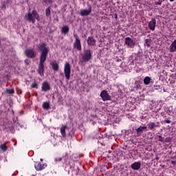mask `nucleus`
Listing matches in <instances>:
<instances>
[{
	"instance_id": "f257e3e1",
	"label": "nucleus",
	"mask_w": 176,
	"mask_h": 176,
	"mask_svg": "<svg viewBox=\"0 0 176 176\" xmlns=\"http://www.w3.org/2000/svg\"><path fill=\"white\" fill-rule=\"evenodd\" d=\"M38 52H41L40 60H46V57L49 53V47H47L46 43H43L42 44H38Z\"/></svg>"
},
{
	"instance_id": "f03ea898",
	"label": "nucleus",
	"mask_w": 176,
	"mask_h": 176,
	"mask_svg": "<svg viewBox=\"0 0 176 176\" xmlns=\"http://www.w3.org/2000/svg\"><path fill=\"white\" fill-rule=\"evenodd\" d=\"M24 19L26 21H30V23H33V24L35 23V19L36 20H37V21H39V20H41V19L39 18V14H38V12L35 10H34L32 13L28 12V14H26Z\"/></svg>"
},
{
	"instance_id": "7ed1b4c3",
	"label": "nucleus",
	"mask_w": 176,
	"mask_h": 176,
	"mask_svg": "<svg viewBox=\"0 0 176 176\" xmlns=\"http://www.w3.org/2000/svg\"><path fill=\"white\" fill-rule=\"evenodd\" d=\"M74 38H75V41L73 43V47L74 49H76V50L80 52V50H82V43H80V38H79L78 34H74Z\"/></svg>"
},
{
	"instance_id": "20e7f679",
	"label": "nucleus",
	"mask_w": 176,
	"mask_h": 176,
	"mask_svg": "<svg viewBox=\"0 0 176 176\" xmlns=\"http://www.w3.org/2000/svg\"><path fill=\"white\" fill-rule=\"evenodd\" d=\"M64 74L67 80H69V78H71V65L68 62L65 63Z\"/></svg>"
},
{
	"instance_id": "39448f33",
	"label": "nucleus",
	"mask_w": 176,
	"mask_h": 176,
	"mask_svg": "<svg viewBox=\"0 0 176 176\" xmlns=\"http://www.w3.org/2000/svg\"><path fill=\"white\" fill-rule=\"evenodd\" d=\"M91 59V51L90 50H86L84 51V54L82 57V63H87Z\"/></svg>"
},
{
	"instance_id": "423d86ee",
	"label": "nucleus",
	"mask_w": 176,
	"mask_h": 176,
	"mask_svg": "<svg viewBox=\"0 0 176 176\" xmlns=\"http://www.w3.org/2000/svg\"><path fill=\"white\" fill-rule=\"evenodd\" d=\"M25 54L29 58H34L36 57V52L34 49H28L25 51Z\"/></svg>"
},
{
	"instance_id": "0eeeda50",
	"label": "nucleus",
	"mask_w": 176,
	"mask_h": 176,
	"mask_svg": "<svg viewBox=\"0 0 176 176\" xmlns=\"http://www.w3.org/2000/svg\"><path fill=\"white\" fill-rule=\"evenodd\" d=\"M45 61L46 60H45L40 59L37 72H38V74H39V75L41 76H43V71L45 69V65H43V63H45Z\"/></svg>"
},
{
	"instance_id": "6e6552de",
	"label": "nucleus",
	"mask_w": 176,
	"mask_h": 176,
	"mask_svg": "<svg viewBox=\"0 0 176 176\" xmlns=\"http://www.w3.org/2000/svg\"><path fill=\"white\" fill-rule=\"evenodd\" d=\"M100 97L104 101H109L111 100V96L108 91L104 90L100 93Z\"/></svg>"
},
{
	"instance_id": "1a4fd4ad",
	"label": "nucleus",
	"mask_w": 176,
	"mask_h": 176,
	"mask_svg": "<svg viewBox=\"0 0 176 176\" xmlns=\"http://www.w3.org/2000/svg\"><path fill=\"white\" fill-rule=\"evenodd\" d=\"M34 167L36 170H38V171H41V170L46 168L47 165L46 164H41V162H36L34 165Z\"/></svg>"
},
{
	"instance_id": "9d476101",
	"label": "nucleus",
	"mask_w": 176,
	"mask_h": 176,
	"mask_svg": "<svg viewBox=\"0 0 176 176\" xmlns=\"http://www.w3.org/2000/svg\"><path fill=\"white\" fill-rule=\"evenodd\" d=\"M125 44H126L130 47H134L135 45V42L131 39L130 37L125 38Z\"/></svg>"
},
{
	"instance_id": "9b49d317",
	"label": "nucleus",
	"mask_w": 176,
	"mask_h": 176,
	"mask_svg": "<svg viewBox=\"0 0 176 176\" xmlns=\"http://www.w3.org/2000/svg\"><path fill=\"white\" fill-rule=\"evenodd\" d=\"M42 91H49L50 90V84L47 82H43L41 85Z\"/></svg>"
},
{
	"instance_id": "f8f14e48",
	"label": "nucleus",
	"mask_w": 176,
	"mask_h": 176,
	"mask_svg": "<svg viewBox=\"0 0 176 176\" xmlns=\"http://www.w3.org/2000/svg\"><path fill=\"white\" fill-rule=\"evenodd\" d=\"M155 25H156V20L155 19H152L151 21H149L148 23V27L152 31L155 30Z\"/></svg>"
},
{
	"instance_id": "ddd939ff",
	"label": "nucleus",
	"mask_w": 176,
	"mask_h": 176,
	"mask_svg": "<svg viewBox=\"0 0 176 176\" xmlns=\"http://www.w3.org/2000/svg\"><path fill=\"white\" fill-rule=\"evenodd\" d=\"M160 123L159 122H149L148 124V129L149 130H155L156 127H159Z\"/></svg>"
},
{
	"instance_id": "4468645a",
	"label": "nucleus",
	"mask_w": 176,
	"mask_h": 176,
	"mask_svg": "<svg viewBox=\"0 0 176 176\" xmlns=\"http://www.w3.org/2000/svg\"><path fill=\"white\" fill-rule=\"evenodd\" d=\"M87 42L89 46H96V40L91 36L88 37Z\"/></svg>"
},
{
	"instance_id": "2eb2a0df",
	"label": "nucleus",
	"mask_w": 176,
	"mask_h": 176,
	"mask_svg": "<svg viewBox=\"0 0 176 176\" xmlns=\"http://www.w3.org/2000/svg\"><path fill=\"white\" fill-rule=\"evenodd\" d=\"M141 167V164L140 162H134L131 165V168L134 170H138Z\"/></svg>"
},
{
	"instance_id": "dca6fc26",
	"label": "nucleus",
	"mask_w": 176,
	"mask_h": 176,
	"mask_svg": "<svg viewBox=\"0 0 176 176\" xmlns=\"http://www.w3.org/2000/svg\"><path fill=\"white\" fill-rule=\"evenodd\" d=\"M91 13V7H90L88 10H83L80 12L81 16H89V14Z\"/></svg>"
},
{
	"instance_id": "f3484780",
	"label": "nucleus",
	"mask_w": 176,
	"mask_h": 176,
	"mask_svg": "<svg viewBox=\"0 0 176 176\" xmlns=\"http://www.w3.org/2000/svg\"><path fill=\"white\" fill-rule=\"evenodd\" d=\"M146 126H140L136 129L138 135H141L144 130H146Z\"/></svg>"
},
{
	"instance_id": "a211bd4d",
	"label": "nucleus",
	"mask_w": 176,
	"mask_h": 176,
	"mask_svg": "<svg viewBox=\"0 0 176 176\" xmlns=\"http://www.w3.org/2000/svg\"><path fill=\"white\" fill-rule=\"evenodd\" d=\"M170 52H176V39L170 45Z\"/></svg>"
},
{
	"instance_id": "6ab92c4d",
	"label": "nucleus",
	"mask_w": 176,
	"mask_h": 176,
	"mask_svg": "<svg viewBox=\"0 0 176 176\" xmlns=\"http://www.w3.org/2000/svg\"><path fill=\"white\" fill-rule=\"evenodd\" d=\"M65 129H67L66 125H63L62 127H60V133L63 138H65L67 137V133H65Z\"/></svg>"
},
{
	"instance_id": "aec40b11",
	"label": "nucleus",
	"mask_w": 176,
	"mask_h": 176,
	"mask_svg": "<svg viewBox=\"0 0 176 176\" xmlns=\"http://www.w3.org/2000/svg\"><path fill=\"white\" fill-rule=\"evenodd\" d=\"M69 32V28H68L67 25L62 27L61 28L62 34H68Z\"/></svg>"
},
{
	"instance_id": "412c9836",
	"label": "nucleus",
	"mask_w": 176,
	"mask_h": 176,
	"mask_svg": "<svg viewBox=\"0 0 176 176\" xmlns=\"http://www.w3.org/2000/svg\"><path fill=\"white\" fill-rule=\"evenodd\" d=\"M51 65L54 71H58V64H57V62H52Z\"/></svg>"
},
{
	"instance_id": "4be33fe9",
	"label": "nucleus",
	"mask_w": 176,
	"mask_h": 176,
	"mask_svg": "<svg viewBox=\"0 0 176 176\" xmlns=\"http://www.w3.org/2000/svg\"><path fill=\"white\" fill-rule=\"evenodd\" d=\"M43 109H49V108H50V104L47 102H44L43 103Z\"/></svg>"
},
{
	"instance_id": "5701e85b",
	"label": "nucleus",
	"mask_w": 176,
	"mask_h": 176,
	"mask_svg": "<svg viewBox=\"0 0 176 176\" xmlns=\"http://www.w3.org/2000/svg\"><path fill=\"white\" fill-rule=\"evenodd\" d=\"M151 80V78L149 76L145 77L144 79V85H149Z\"/></svg>"
},
{
	"instance_id": "b1692460",
	"label": "nucleus",
	"mask_w": 176,
	"mask_h": 176,
	"mask_svg": "<svg viewBox=\"0 0 176 176\" xmlns=\"http://www.w3.org/2000/svg\"><path fill=\"white\" fill-rule=\"evenodd\" d=\"M50 14H51L50 7H48L45 10V16H47V17H49V16H50Z\"/></svg>"
},
{
	"instance_id": "393cba45",
	"label": "nucleus",
	"mask_w": 176,
	"mask_h": 176,
	"mask_svg": "<svg viewBox=\"0 0 176 176\" xmlns=\"http://www.w3.org/2000/svg\"><path fill=\"white\" fill-rule=\"evenodd\" d=\"M151 43V39H146L145 40V44L146 45V46L150 47Z\"/></svg>"
},
{
	"instance_id": "a878e982",
	"label": "nucleus",
	"mask_w": 176,
	"mask_h": 176,
	"mask_svg": "<svg viewBox=\"0 0 176 176\" xmlns=\"http://www.w3.org/2000/svg\"><path fill=\"white\" fill-rule=\"evenodd\" d=\"M32 89H38V84H36V82H34L32 84V86H31Z\"/></svg>"
},
{
	"instance_id": "bb28decb",
	"label": "nucleus",
	"mask_w": 176,
	"mask_h": 176,
	"mask_svg": "<svg viewBox=\"0 0 176 176\" xmlns=\"http://www.w3.org/2000/svg\"><path fill=\"white\" fill-rule=\"evenodd\" d=\"M6 91L8 93V94H13V93H14V90L13 89H6Z\"/></svg>"
},
{
	"instance_id": "cd10ccee",
	"label": "nucleus",
	"mask_w": 176,
	"mask_h": 176,
	"mask_svg": "<svg viewBox=\"0 0 176 176\" xmlns=\"http://www.w3.org/2000/svg\"><path fill=\"white\" fill-rule=\"evenodd\" d=\"M1 149H2V151H6L7 148H6V145L5 144H2L1 146H0Z\"/></svg>"
},
{
	"instance_id": "c85d7f7f",
	"label": "nucleus",
	"mask_w": 176,
	"mask_h": 176,
	"mask_svg": "<svg viewBox=\"0 0 176 176\" xmlns=\"http://www.w3.org/2000/svg\"><path fill=\"white\" fill-rule=\"evenodd\" d=\"M158 138H159V141L160 142H164V138H163L162 135H159Z\"/></svg>"
},
{
	"instance_id": "c756f323",
	"label": "nucleus",
	"mask_w": 176,
	"mask_h": 176,
	"mask_svg": "<svg viewBox=\"0 0 176 176\" xmlns=\"http://www.w3.org/2000/svg\"><path fill=\"white\" fill-rule=\"evenodd\" d=\"M61 160H63V158L62 157H56V159H55V162H61Z\"/></svg>"
},
{
	"instance_id": "7c9ffc66",
	"label": "nucleus",
	"mask_w": 176,
	"mask_h": 176,
	"mask_svg": "<svg viewBox=\"0 0 176 176\" xmlns=\"http://www.w3.org/2000/svg\"><path fill=\"white\" fill-rule=\"evenodd\" d=\"M25 64H27V65H30V60L25 59Z\"/></svg>"
},
{
	"instance_id": "2f4dec72",
	"label": "nucleus",
	"mask_w": 176,
	"mask_h": 176,
	"mask_svg": "<svg viewBox=\"0 0 176 176\" xmlns=\"http://www.w3.org/2000/svg\"><path fill=\"white\" fill-rule=\"evenodd\" d=\"M162 1H157V2L155 3V5H160V6H161V5H162Z\"/></svg>"
},
{
	"instance_id": "473e14b6",
	"label": "nucleus",
	"mask_w": 176,
	"mask_h": 176,
	"mask_svg": "<svg viewBox=\"0 0 176 176\" xmlns=\"http://www.w3.org/2000/svg\"><path fill=\"white\" fill-rule=\"evenodd\" d=\"M45 3H50L52 2V0H44Z\"/></svg>"
},
{
	"instance_id": "72a5a7b5",
	"label": "nucleus",
	"mask_w": 176,
	"mask_h": 176,
	"mask_svg": "<svg viewBox=\"0 0 176 176\" xmlns=\"http://www.w3.org/2000/svg\"><path fill=\"white\" fill-rule=\"evenodd\" d=\"M165 140H166V142H170V138H166L165 139Z\"/></svg>"
},
{
	"instance_id": "f704fd0d",
	"label": "nucleus",
	"mask_w": 176,
	"mask_h": 176,
	"mask_svg": "<svg viewBox=\"0 0 176 176\" xmlns=\"http://www.w3.org/2000/svg\"><path fill=\"white\" fill-rule=\"evenodd\" d=\"M105 175H107V176H111V173H110L109 172H107V173L105 174Z\"/></svg>"
},
{
	"instance_id": "c9c22d12",
	"label": "nucleus",
	"mask_w": 176,
	"mask_h": 176,
	"mask_svg": "<svg viewBox=\"0 0 176 176\" xmlns=\"http://www.w3.org/2000/svg\"><path fill=\"white\" fill-rule=\"evenodd\" d=\"M166 123H170V120H166Z\"/></svg>"
},
{
	"instance_id": "e433bc0d",
	"label": "nucleus",
	"mask_w": 176,
	"mask_h": 176,
	"mask_svg": "<svg viewBox=\"0 0 176 176\" xmlns=\"http://www.w3.org/2000/svg\"><path fill=\"white\" fill-rule=\"evenodd\" d=\"M171 163H172L173 164H175V161H172Z\"/></svg>"
},
{
	"instance_id": "4c0bfd02",
	"label": "nucleus",
	"mask_w": 176,
	"mask_h": 176,
	"mask_svg": "<svg viewBox=\"0 0 176 176\" xmlns=\"http://www.w3.org/2000/svg\"><path fill=\"white\" fill-rule=\"evenodd\" d=\"M8 3H9V2H10V0H7Z\"/></svg>"
},
{
	"instance_id": "58836bf2",
	"label": "nucleus",
	"mask_w": 176,
	"mask_h": 176,
	"mask_svg": "<svg viewBox=\"0 0 176 176\" xmlns=\"http://www.w3.org/2000/svg\"><path fill=\"white\" fill-rule=\"evenodd\" d=\"M175 1V0H170V2H173V1Z\"/></svg>"
},
{
	"instance_id": "ea45409f",
	"label": "nucleus",
	"mask_w": 176,
	"mask_h": 176,
	"mask_svg": "<svg viewBox=\"0 0 176 176\" xmlns=\"http://www.w3.org/2000/svg\"><path fill=\"white\" fill-rule=\"evenodd\" d=\"M41 162H43V159H41Z\"/></svg>"
},
{
	"instance_id": "a19ab883",
	"label": "nucleus",
	"mask_w": 176,
	"mask_h": 176,
	"mask_svg": "<svg viewBox=\"0 0 176 176\" xmlns=\"http://www.w3.org/2000/svg\"><path fill=\"white\" fill-rule=\"evenodd\" d=\"M21 113H23V111H21Z\"/></svg>"
}]
</instances>
